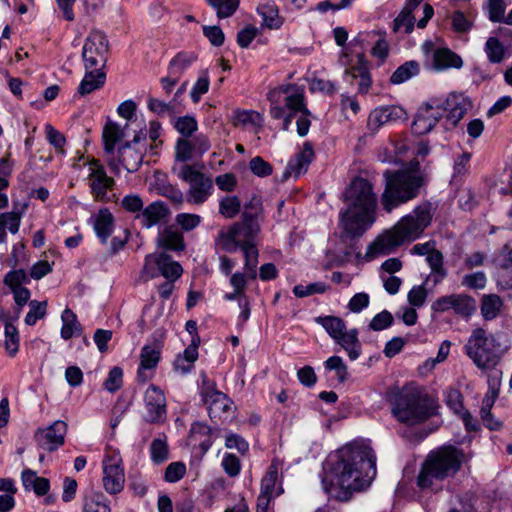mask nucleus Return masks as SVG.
<instances>
[{"label":"nucleus","mask_w":512,"mask_h":512,"mask_svg":"<svg viewBox=\"0 0 512 512\" xmlns=\"http://www.w3.org/2000/svg\"><path fill=\"white\" fill-rule=\"evenodd\" d=\"M186 474V465L183 462H172L165 470L164 479L166 482L175 483L181 480Z\"/></svg>","instance_id":"59"},{"label":"nucleus","mask_w":512,"mask_h":512,"mask_svg":"<svg viewBox=\"0 0 512 512\" xmlns=\"http://www.w3.org/2000/svg\"><path fill=\"white\" fill-rule=\"evenodd\" d=\"M175 98L170 102H164L154 97L147 100L148 109L159 117L174 116L175 114Z\"/></svg>","instance_id":"45"},{"label":"nucleus","mask_w":512,"mask_h":512,"mask_svg":"<svg viewBox=\"0 0 512 512\" xmlns=\"http://www.w3.org/2000/svg\"><path fill=\"white\" fill-rule=\"evenodd\" d=\"M125 137V131L117 123L108 121L103 127L102 141L105 154L115 155V146Z\"/></svg>","instance_id":"26"},{"label":"nucleus","mask_w":512,"mask_h":512,"mask_svg":"<svg viewBox=\"0 0 512 512\" xmlns=\"http://www.w3.org/2000/svg\"><path fill=\"white\" fill-rule=\"evenodd\" d=\"M467 102L462 95L451 94L440 103L431 101L420 107L411 129L414 134L424 135L430 132L440 119L445 117L446 128L455 127L467 111Z\"/></svg>","instance_id":"5"},{"label":"nucleus","mask_w":512,"mask_h":512,"mask_svg":"<svg viewBox=\"0 0 512 512\" xmlns=\"http://www.w3.org/2000/svg\"><path fill=\"white\" fill-rule=\"evenodd\" d=\"M484 51L491 63H501L506 55L504 45L496 37H489L485 43Z\"/></svg>","instance_id":"41"},{"label":"nucleus","mask_w":512,"mask_h":512,"mask_svg":"<svg viewBox=\"0 0 512 512\" xmlns=\"http://www.w3.org/2000/svg\"><path fill=\"white\" fill-rule=\"evenodd\" d=\"M66 431V423L57 420L44 429H38L34 438L41 448L52 452L64 444Z\"/></svg>","instance_id":"19"},{"label":"nucleus","mask_w":512,"mask_h":512,"mask_svg":"<svg viewBox=\"0 0 512 512\" xmlns=\"http://www.w3.org/2000/svg\"><path fill=\"white\" fill-rule=\"evenodd\" d=\"M105 81L106 74L103 72V69L96 68L86 70V73L78 86L77 92L80 96L88 95L102 88Z\"/></svg>","instance_id":"29"},{"label":"nucleus","mask_w":512,"mask_h":512,"mask_svg":"<svg viewBox=\"0 0 512 512\" xmlns=\"http://www.w3.org/2000/svg\"><path fill=\"white\" fill-rule=\"evenodd\" d=\"M262 121V116L253 110H238L234 115V125L261 126Z\"/></svg>","instance_id":"52"},{"label":"nucleus","mask_w":512,"mask_h":512,"mask_svg":"<svg viewBox=\"0 0 512 512\" xmlns=\"http://www.w3.org/2000/svg\"><path fill=\"white\" fill-rule=\"evenodd\" d=\"M376 475V456L365 442H353L332 453L323 463L322 486L337 501L368 488Z\"/></svg>","instance_id":"1"},{"label":"nucleus","mask_w":512,"mask_h":512,"mask_svg":"<svg viewBox=\"0 0 512 512\" xmlns=\"http://www.w3.org/2000/svg\"><path fill=\"white\" fill-rule=\"evenodd\" d=\"M146 139L147 134L140 130L134 135L132 141L125 142L118 148L116 155L110 156L109 166L118 169V166L122 165L127 172H136L143 163L144 155L147 152Z\"/></svg>","instance_id":"9"},{"label":"nucleus","mask_w":512,"mask_h":512,"mask_svg":"<svg viewBox=\"0 0 512 512\" xmlns=\"http://www.w3.org/2000/svg\"><path fill=\"white\" fill-rule=\"evenodd\" d=\"M157 243L159 246L170 251H183L185 241L183 233L175 226H167L159 232Z\"/></svg>","instance_id":"24"},{"label":"nucleus","mask_w":512,"mask_h":512,"mask_svg":"<svg viewBox=\"0 0 512 512\" xmlns=\"http://www.w3.org/2000/svg\"><path fill=\"white\" fill-rule=\"evenodd\" d=\"M258 14L263 19V24L269 29H279L283 24V19L279 15V10L273 1H266L257 7Z\"/></svg>","instance_id":"33"},{"label":"nucleus","mask_w":512,"mask_h":512,"mask_svg":"<svg viewBox=\"0 0 512 512\" xmlns=\"http://www.w3.org/2000/svg\"><path fill=\"white\" fill-rule=\"evenodd\" d=\"M392 414L401 423L417 425L436 414V405L432 398L418 390L404 388L395 395Z\"/></svg>","instance_id":"7"},{"label":"nucleus","mask_w":512,"mask_h":512,"mask_svg":"<svg viewBox=\"0 0 512 512\" xmlns=\"http://www.w3.org/2000/svg\"><path fill=\"white\" fill-rule=\"evenodd\" d=\"M197 60V54L194 52L181 51L177 53L170 61L168 73L171 76L181 77L183 73Z\"/></svg>","instance_id":"34"},{"label":"nucleus","mask_w":512,"mask_h":512,"mask_svg":"<svg viewBox=\"0 0 512 512\" xmlns=\"http://www.w3.org/2000/svg\"><path fill=\"white\" fill-rule=\"evenodd\" d=\"M433 63L437 70L448 68H461L463 61L461 57L448 48L436 49L433 53Z\"/></svg>","instance_id":"31"},{"label":"nucleus","mask_w":512,"mask_h":512,"mask_svg":"<svg viewBox=\"0 0 512 512\" xmlns=\"http://www.w3.org/2000/svg\"><path fill=\"white\" fill-rule=\"evenodd\" d=\"M279 465L276 461H272L267 473L261 481V492L273 495L275 485L278 480Z\"/></svg>","instance_id":"50"},{"label":"nucleus","mask_w":512,"mask_h":512,"mask_svg":"<svg viewBox=\"0 0 512 512\" xmlns=\"http://www.w3.org/2000/svg\"><path fill=\"white\" fill-rule=\"evenodd\" d=\"M359 64L347 69L344 74V80L353 84L354 80L359 79L358 92L366 94L372 84L370 73L366 63L363 62V55H358Z\"/></svg>","instance_id":"23"},{"label":"nucleus","mask_w":512,"mask_h":512,"mask_svg":"<svg viewBox=\"0 0 512 512\" xmlns=\"http://www.w3.org/2000/svg\"><path fill=\"white\" fill-rule=\"evenodd\" d=\"M324 365L326 369L335 371L340 382H344L347 379V366L341 357L332 356L325 361Z\"/></svg>","instance_id":"60"},{"label":"nucleus","mask_w":512,"mask_h":512,"mask_svg":"<svg viewBox=\"0 0 512 512\" xmlns=\"http://www.w3.org/2000/svg\"><path fill=\"white\" fill-rule=\"evenodd\" d=\"M90 193L95 201L107 203L111 200L109 192L114 189V178L107 175L104 166L99 160L92 159L89 162V174L87 177Z\"/></svg>","instance_id":"14"},{"label":"nucleus","mask_w":512,"mask_h":512,"mask_svg":"<svg viewBox=\"0 0 512 512\" xmlns=\"http://www.w3.org/2000/svg\"><path fill=\"white\" fill-rule=\"evenodd\" d=\"M432 217V204L430 202L419 204L411 213L403 216L391 229L377 237L369 245L366 255L370 258L386 255L403 243L418 239L431 224Z\"/></svg>","instance_id":"4"},{"label":"nucleus","mask_w":512,"mask_h":512,"mask_svg":"<svg viewBox=\"0 0 512 512\" xmlns=\"http://www.w3.org/2000/svg\"><path fill=\"white\" fill-rule=\"evenodd\" d=\"M144 404L145 414L143 417L147 423L160 424L166 420V398L158 386L149 385L144 394Z\"/></svg>","instance_id":"17"},{"label":"nucleus","mask_w":512,"mask_h":512,"mask_svg":"<svg viewBox=\"0 0 512 512\" xmlns=\"http://www.w3.org/2000/svg\"><path fill=\"white\" fill-rule=\"evenodd\" d=\"M62 327L61 338L69 340L74 336H80L83 332L82 326L78 321L76 314L69 308H66L61 315Z\"/></svg>","instance_id":"32"},{"label":"nucleus","mask_w":512,"mask_h":512,"mask_svg":"<svg viewBox=\"0 0 512 512\" xmlns=\"http://www.w3.org/2000/svg\"><path fill=\"white\" fill-rule=\"evenodd\" d=\"M183 268L179 262L172 259V257L165 253L148 254L145 257L144 266L142 269V278L145 281L153 279L158 275H162L166 280H177L181 277Z\"/></svg>","instance_id":"12"},{"label":"nucleus","mask_w":512,"mask_h":512,"mask_svg":"<svg viewBox=\"0 0 512 512\" xmlns=\"http://www.w3.org/2000/svg\"><path fill=\"white\" fill-rule=\"evenodd\" d=\"M241 249L244 253L247 277L255 279L257 277L256 267L258 264V250L256 249L253 242H244L241 244Z\"/></svg>","instance_id":"39"},{"label":"nucleus","mask_w":512,"mask_h":512,"mask_svg":"<svg viewBox=\"0 0 512 512\" xmlns=\"http://www.w3.org/2000/svg\"><path fill=\"white\" fill-rule=\"evenodd\" d=\"M83 512H111L109 501L102 492L91 491L84 496Z\"/></svg>","instance_id":"36"},{"label":"nucleus","mask_w":512,"mask_h":512,"mask_svg":"<svg viewBox=\"0 0 512 512\" xmlns=\"http://www.w3.org/2000/svg\"><path fill=\"white\" fill-rule=\"evenodd\" d=\"M167 215L166 205L161 201H155L143 208V211L136 218L141 220L144 227L151 228L160 223Z\"/></svg>","instance_id":"27"},{"label":"nucleus","mask_w":512,"mask_h":512,"mask_svg":"<svg viewBox=\"0 0 512 512\" xmlns=\"http://www.w3.org/2000/svg\"><path fill=\"white\" fill-rule=\"evenodd\" d=\"M347 208L340 212L345 235L360 238L376 221L377 196L373 185L362 177L354 178L343 193Z\"/></svg>","instance_id":"2"},{"label":"nucleus","mask_w":512,"mask_h":512,"mask_svg":"<svg viewBox=\"0 0 512 512\" xmlns=\"http://www.w3.org/2000/svg\"><path fill=\"white\" fill-rule=\"evenodd\" d=\"M241 206V200L237 196H225L219 201V214L226 219H233L239 214Z\"/></svg>","instance_id":"42"},{"label":"nucleus","mask_w":512,"mask_h":512,"mask_svg":"<svg viewBox=\"0 0 512 512\" xmlns=\"http://www.w3.org/2000/svg\"><path fill=\"white\" fill-rule=\"evenodd\" d=\"M393 321V315L389 311L383 310L372 318L369 328L373 331H381L390 327Z\"/></svg>","instance_id":"61"},{"label":"nucleus","mask_w":512,"mask_h":512,"mask_svg":"<svg viewBox=\"0 0 512 512\" xmlns=\"http://www.w3.org/2000/svg\"><path fill=\"white\" fill-rule=\"evenodd\" d=\"M200 395L207 407L210 419L215 422L222 420L232 408L231 399L219 391L215 382L210 380L205 373L201 374Z\"/></svg>","instance_id":"11"},{"label":"nucleus","mask_w":512,"mask_h":512,"mask_svg":"<svg viewBox=\"0 0 512 512\" xmlns=\"http://www.w3.org/2000/svg\"><path fill=\"white\" fill-rule=\"evenodd\" d=\"M29 312L25 316V323L29 326L34 325L39 319H42L46 315L47 302L46 301H30Z\"/></svg>","instance_id":"54"},{"label":"nucleus","mask_w":512,"mask_h":512,"mask_svg":"<svg viewBox=\"0 0 512 512\" xmlns=\"http://www.w3.org/2000/svg\"><path fill=\"white\" fill-rule=\"evenodd\" d=\"M29 281L30 277L23 269L9 271L4 277V284L8 286L11 291L23 288V284H27Z\"/></svg>","instance_id":"51"},{"label":"nucleus","mask_w":512,"mask_h":512,"mask_svg":"<svg viewBox=\"0 0 512 512\" xmlns=\"http://www.w3.org/2000/svg\"><path fill=\"white\" fill-rule=\"evenodd\" d=\"M238 226V231L244 238V242H253L255 236L260 231L258 220H249L241 218L240 222L234 223Z\"/></svg>","instance_id":"49"},{"label":"nucleus","mask_w":512,"mask_h":512,"mask_svg":"<svg viewBox=\"0 0 512 512\" xmlns=\"http://www.w3.org/2000/svg\"><path fill=\"white\" fill-rule=\"evenodd\" d=\"M488 17L492 22H502L505 14V3L503 0H488Z\"/></svg>","instance_id":"62"},{"label":"nucleus","mask_w":512,"mask_h":512,"mask_svg":"<svg viewBox=\"0 0 512 512\" xmlns=\"http://www.w3.org/2000/svg\"><path fill=\"white\" fill-rule=\"evenodd\" d=\"M150 457L154 464H162L169 459V446L165 434L154 438L149 447Z\"/></svg>","instance_id":"37"},{"label":"nucleus","mask_w":512,"mask_h":512,"mask_svg":"<svg viewBox=\"0 0 512 512\" xmlns=\"http://www.w3.org/2000/svg\"><path fill=\"white\" fill-rule=\"evenodd\" d=\"M174 128L183 136L182 138H189L197 131L198 123L193 116L185 115L176 119Z\"/></svg>","instance_id":"48"},{"label":"nucleus","mask_w":512,"mask_h":512,"mask_svg":"<svg viewBox=\"0 0 512 512\" xmlns=\"http://www.w3.org/2000/svg\"><path fill=\"white\" fill-rule=\"evenodd\" d=\"M313 157L314 151L312 144L306 141L303 144L302 151L297 153L288 161L287 168L284 172V178H288L290 176L299 177L302 173H305Z\"/></svg>","instance_id":"21"},{"label":"nucleus","mask_w":512,"mask_h":512,"mask_svg":"<svg viewBox=\"0 0 512 512\" xmlns=\"http://www.w3.org/2000/svg\"><path fill=\"white\" fill-rule=\"evenodd\" d=\"M25 207V205L22 209L14 207L12 211L0 214V244H4L7 241L6 229L12 234H16L19 231Z\"/></svg>","instance_id":"25"},{"label":"nucleus","mask_w":512,"mask_h":512,"mask_svg":"<svg viewBox=\"0 0 512 512\" xmlns=\"http://www.w3.org/2000/svg\"><path fill=\"white\" fill-rule=\"evenodd\" d=\"M161 351L157 345H145L140 352V365L137 370L138 381L144 383L151 378L146 371L156 368L160 361Z\"/></svg>","instance_id":"22"},{"label":"nucleus","mask_w":512,"mask_h":512,"mask_svg":"<svg viewBox=\"0 0 512 512\" xmlns=\"http://www.w3.org/2000/svg\"><path fill=\"white\" fill-rule=\"evenodd\" d=\"M108 40L104 33L94 30L87 36L82 50L85 70L103 69L107 60Z\"/></svg>","instance_id":"13"},{"label":"nucleus","mask_w":512,"mask_h":512,"mask_svg":"<svg viewBox=\"0 0 512 512\" xmlns=\"http://www.w3.org/2000/svg\"><path fill=\"white\" fill-rule=\"evenodd\" d=\"M282 96H284L283 101L288 110L310 114L305 104L304 90L302 88L294 84H288L275 88L268 93V99L272 103L280 102Z\"/></svg>","instance_id":"18"},{"label":"nucleus","mask_w":512,"mask_h":512,"mask_svg":"<svg viewBox=\"0 0 512 512\" xmlns=\"http://www.w3.org/2000/svg\"><path fill=\"white\" fill-rule=\"evenodd\" d=\"M466 355L481 370L494 368L500 361V345L493 335L483 328H476L464 346Z\"/></svg>","instance_id":"8"},{"label":"nucleus","mask_w":512,"mask_h":512,"mask_svg":"<svg viewBox=\"0 0 512 512\" xmlns=\"http://www.w3.org/2000/svg\"><path fill=\"white\" fill-rule=\"evenodd\" d=\"M114 229V217L107 208L100 209L94 220V230L103 244L107 243Z\"/></svg>","instance_id":"30"},{"label":"nucleus","mask_w":512,"mask_h":512,"mask_svg":"<svg viewBox=\"0 0 512 512\" xmlns=\"http://www.w3.org/2000/svg\"><path fill=\"white\" fill-rule=\"evenodd\" d=\"M328 289L324 282H315L308 285L298 284L293 288V294L298 298L308 297L314 294H323Z\"/></svg>","instance_id":"53"},{"label":"nucleus","mask_w":512,"mask_h":512,"mask_svg":"<svg viewBox=\"0 0 512 512\" xmlns=\"http://www.w3.org/2000/svg\"><path fill=\"white\" fill-rule=\"evenodd\" d=\"M461 284L469 289H484L487 284V277L484 272L477 271L471 274H466L462 278Z\"/></svg>","instance_id":"58"},{"label":"nucleus","mask_w":512,"mask_h":512,"mask_svg":"<svg viewBox=\"0 0 512 512\" xmlns=\"http://www.w3.org/2000/svg\"><path fill=\"white\" fill-rule=\"evenodd\" d=\"M122 384L123 370L120 367L115 366L109 371L108 377L104 381L103 386L107 391L114 393L122 387Z\"/></svg>","instance_id":"56"},{"label":"nucleus","mask_w":512,"mask_h":512,"mask_svg":"<svg viewBox=\"0 0 512 512\" xmlns=\"http://www.w3.org/2000/svg\"><path fill=\"white\" fill-rule=\"evenodd\" d=\"M316 322L321 324L329 336L335 340L346 330L345 322L336 316L317 317Z\"/></svg>","instance_id":"40"},{"label":"nucleus","mask_w":512,"mask_h":512,"mask_svg":"<svg viewBox=\"0 0 512 512\" xmlns=\"http://www.w3.org/2000/svg\"><path fill=\"white\" fill-rule=\"evenodd\" d=\"M502 307L503 300L497 294H484L481 298V315L487 321L497 318L502 310Z\"/></svg>","instance_id":"35"},{"label":"nucleus","mask_w":512,"mask_h":512,"mask_svg":"<svg viewBox=\"0 0 512 512\" xmlns=\"http://www.w3.org/2000/svg\"><path fill=\"white\" fill-rule=\"evenodd\" d=\"M215 242L222 250L233 253L238 248H241V244L244 243V238L238 231V226L233 224L227 230H221Z\"/></svg>","instance_id":"28"},{"label":"nucleus","mask_w":512,"mask_h":512,"mask_svg":"<svg viewBox=\"0 0 512 512\" xmlns=\"http://www.w3.org/2000/svg\"><path fill=\"white\" fill-rule=\"evenodd\" d=\"M210 87V79L207 70L200 72L198 79L190 91V97L193 103H198L202 95L206 94Z\"/></svg>","instance_id":"47"},{"label":"nucleus","mask_w":512,"mask_h":512,"mask_svg":"<svg viewBox=\"0 0 512 512\" xmlns=\"http://www.w3.org/2000/svg\"><path fill=\"white\" fill-rule=\"evenodd\" d=\"M464 453L454 446H444L431 452L417 476V486L420 489L432 488L434 481L454 475L460 470Z\"/></svg>","instance_id":"6"},{"label":"nucleus","mask_w":512,"mask_h":512,"mask_svg":"<svg viewBox=\"0 0 512 512\" xmlns=\"http://www.w3.org/2000/svg\"><path fill=\"white\" fill-rule=\"evenodd\" d=\"M475 300L464 294H454L453 310L455 313L468 317L475 311Z\"/></svg>","instance_id":"46"},{"label":"nucleus","mask_w":512,"mask_h":512,"mask_svg":"<svg viewBox=\"0 0 512 512\" xmlns=\"http://www.w3.org/2000/svg\"><path fill=\"white\" fill-rule=\"evenodd\" d=\"M412 252L420 256L426 255L431 273L427 276L425 283L432 281L434 285H438L447 277L443 254L435 248L434 241L416 244L413 246Z\"/></svg>","instance_id":"15"},{"label":"nucleus","mask_w":512,"mask_h":512,"mask_svg":"<svg viewBox=\"0 0 512 512\" xmlns=\"http://www.w3.org/2000/svg\"><path fill=\"white\" fill-rule=\"evenodd\" d=\"M252 173L258 177H266L272 174V166L260 156L252 158L249 162Z\"/></svg>","instance_id":"64"},{"label":"nucleus","mask_w":512,"mask_h":512,"mask_svg":"<svg viewBox=\"0 0 512 512\" xmlns=\"http://www.w3.org/2000/svg\"><path fill=\"white\" fill-rule=\"evenodd\" d=\"M406 119L405 110L396 105L384 106L374 109L367 121V127L370 131L376 132L382 125L394 123Z\"/></svg>","instance_id":"20"},{"label":"nucleus","mask_w":512,"mask_h":512,"mask_svg":"<svg viewBox=\"0 0 512 512\" xmlns=\"http://www.w3.org/2000/svg\"><path fill=\"white\" fill-rule=\"evenodd\" d=\"M419 72L420 66L418 62L413 60L407 61L394 71L390 77V82L395 85L402 84L418 75Z\"/></svg>","instance_id":"38"},{"label":"nucleus","mask_w":512,"mask_h":512,"mask_svg":"<svg viewBox=\"0 0 512 512\" xmlns=\"http://www.w3.org/2000/svg\"><path fill=\"white\" fill-rule=\"evenodd\" d=\"M414 21L413 14L402 9L401 13L394 20V30L400 31L403 29L405 33H411L414 28Z\"/></svg>","instance_id":"63"},{"label":"nucleus","mask_w":512,"mask_h":512,"mask_svg":"<svg viewBox=\"0 0 512 512\" xmlns=\"http://www.w3.org/2000/svg\"><path fill=\"white\" fill-rule=\"evenodd\" d=\"M384 190L380 196L383 210L391 213L421 194L427 184V175L417 159L397 170L386 169L383 172Z\"/></svg>","instance_id":"3"},{"label":"nucleus","mask_w":512,"mask_h":512,"mask_svg":"<svg viewBox=\"0 0 512 512\" xmlns=\"http://www.w3.org/2000/svg\"><path fill=\"white\" fill-rule=\"evenodd\" d=\"M103 487L110 495H116L123 491L125 485V473L122 459L118 454L109 455L103 462Z\"/></svg>","instance_id":"16"},{"label":"nucleus","mask_w":512,"mask_h":512,"mask_svg":"<svg viewBox=\"0 0 512 512\" xmlns=\"http://www.w3.org/2000/svg\"><path fill=\"white\" fill-rule=\"evenodd\" d=\"M201 216L192 213H179L175 217L176 224L181 227L183 231L189 232L198 227L201 223Z\"/></svg>","instance_id":"57"},{"label":"nucleus","mask_w":512,"mask_h":512,"mask_svg":"<svg viewBox=\"0 0 512 512\" xmlns=\"http://www.w3.org/2000/svg\"><path fill=\"white\" fill-rule=\"evenodd\" d=\"M207 3L216 10L218 18L232 16L239 7L240 0H207Z\"/></svg>","instance_id":"43"},{"label":"nucleus","mask_w":512,"mask_h":512,"mask_svg":"<svg viewBox=\"0 0 512 512\" xmlns=\"http://www.w3.org/2000/svg\"><path fill=\"white\" fill-rule=\"evenodd\" d=\"M5 349L10 356H15L19 350V335L17 328L12 323L5 327Z\"/></svg>","instance_id":"55"},{"label":"nucleus","mask_w":512,"mask_h":512,"mask_svg":"<svg viewBox=\"0 0 512 512\" xmlns=\"http://www.w3.org/2000/svg\"><path fill=\"white\" fill-rule=\"evenodd\" d=\"M178 177L189 184L186 193V201L190 204L201 205L211 196L213 191V181L204 173L195 170L190 165H183Z\"/></svg>","instance_id":"10"},{"label":"nucleus","mask_w":512,"mask_h":512,"mask_svg":"<svg viewBox=\"0 0 512 512\" xmlns=\"http://www.w3.org/2000/svg\"><path fill=\"white\" fill-rule=\"evenodd\" d=\"M196 155L193 140L189 138H179L175 145V158L180 162H187Z\"/></svg>","instance_id":"44"}]
</instances>
